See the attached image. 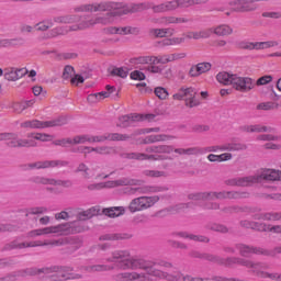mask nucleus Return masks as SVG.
<instances>
[{
	"label": "nucleus",
	"mask_w": 281,
	"mask_h": 281,
	"mask_svg": "<svg viewBox=\"0 0 281 281\" xmlns=\"http://www.w3.org/2000/svg\"><path fill=\"white\" fill-rule=\"evenodd\" d=\"M217 82L225 86H233V89L240 91L241 93H247L256 87L254 79L249 77H240L238 75L229 74L226 71L218 72L216 76Z\"/></svg>",
	"instance_id": "nucleus-4"
},
{
	"label": "nucleus",
	"mask_w": 281,
	"mask_h": 281,
	"mask_svg": "<svg viewBox=\"0 0 281 281\" xmlns=\"http://www.w3.org/2000/svg\"><path fill=\"white\" fill-rule=\"evenodd\" d=\"M117 261V267L122 271H147L151 278H167V280H175L176 276H169L160 271L157 267H164L165 269H171L172 265L166 260H148L142 257H132L128 250H116L112 252V258H108L106 262Z\"/></svg>",
	"instance_id": "nucleus-1"
},
{
	"label": "nucleus",
	"mask_w": 281,
	"mask_h": 281,
	"mask_svg": "<svg viewBox=\"0 0 281 281\" xmlns=\"http://www.w3.org/2000/svg\"><path fill=\"white\" fill-rule=\"evenodd\" d=\"M47 212V207L45 206H35L31 207L26 211L25 216H31V215H37V214H45Z\"/></svg>",
	"instance_id": "nucleus-52"
},
{
	"label": "nucleus",
	"mask_w": 281,
	"mask_h": 281,
	"mask_svg": "<svg viewBox=\"0 0 281 281\" xmlns=\"http://www.w3.org/2000/svg\"><path fill=\"white\" fill-rule=\"evenodd\" d=\"M23 43L24 40L22 37L0 40V47H16V45H23Z\"/></svg>",
	"instance_id": "nucleus-40"
},
{
	"label": "nucleus",
	"mask_w": 281,
	"mask_h": 281,
	"mask_svg": "<svg viewBox=\"0 0 281 281\" xmlns=\"http://www.w3.org/2000/svg\"><path fill=\"white\" fill-rule=\"evenodd\" d=\"M98 214H100V206H93L87 211L78 213L77 221L85 223V221H89V218H93V216H98Z\"/></svg>",
	"instance_id": "nucleus-25"
},
{
	"label": "nucleus",
	"mask_w": 281,
	"mask_h": 281,
	"mask_svg": "<svg viewBox=\"0 0 281 281\" xmlns=\"http://www.w3.org/2000/svg\"><path fill=\"white\" fill-rule=\"evenodd\" d=\"M74 75V67L71 66H66L64 68V72L61 78L64 80H70V85L78 87V85H82L85 82V77L80 75H75V77H71Z\"/></svg>",
	"instance_id": "nucleus-23"
},
{
	"label": "nucleus",
	"mask_w": 281,
	"mask_h": 281,
	"mask_svg": "<svg viewBox=\"0 0 281 281\" xmlns=\"http://www.w3.org/2000/svg\"><path fill=\"white\" fill-rule=\"evenodd\" d=\"M254 218L255 221H281V213H261Z\"/></svg>",
	"instance_id": "nucleus-38"
},
{
	"label": "nucleus",
	"mask_w": 281,
	"mask_h": 281,
	"mask_svg": "<svg viewBox=\"0 0 281 281\" xmlns=\"http://www.w3.org/2000/svg\"><path fill=\"white\" fill-rule=\"evenodd\" d=\"M241 131H245L246 133H271L273 128L262 125H246L241 127Z\"/></svg>",
	"instance_id": "nucleus-35"
},
{
	"label": "nucleus",
	"mask_w": 281,
	"mask_h": 281,
	"mask_svg": "<svg viewBox=\"0 0 281 281\" xmlns=\"http://www.w3.org/2000/svg\"><path fill=\"white\" fill-rule=\"evenodd\" d=\"M179 9V2L177 0L165 2V10L167 12H175V10Z\"/></svg>",
	"instance_id": "nucleus-61"
},
{
	"label": "nucleus",
	"mask_w": 281,
	"mask_h": 281,
	"mask_svg": "<svg viewBox=\"0 0 281 281\" xmlns=\"http://www.w3.org/2000/svg\"><path fill=\"white\" fill-rule=\"evenodd\" d=\"M150 36H154V38H166L168 36H173L175 29L167 27V29H151L149 31Z\"/></svg>",
	"instance_id": "nucleus-32"
},
{
	"label": "nucleus",
	"mask_w": 281,
	"mask_h": 281,
	"mask_svg": "<svg viewBox=\"0 0 281 281\" xmlns=\"http://www.w3.org/2000/svg\"><path fill=\"white\" fill-rule=\"evenodd\" d=\"M52 186H61L63 188H71V186H74V182H71V180H56V179H53V184Z\"/></svg>",
	"instance_id": "nucleus-63"
},
{
	"label": "nucleus",
	"mask_w": 281,
	"mask_h": 281,
	"mask_svg": "<svg viewBox=\"0 0 281 281\" xmlns=\"http://www.w3.org/2000/svg\"><path fill=\"white\" fill-rule=\"evenodd\" d=\"M189 201H210V192H193L188 194Z\"/></svg>",
	"instance_id": "nucleus-42"
},
{
	"label": "nucleus",
	"mask_w": 281,
	"mask_h": 281,
	"mask_svg": "<svg viewBox=\"0 0 281 281\" xmlns=\"http://www.w3.org/2000/svg\"><path fill=\"white\" fill-rule=\"evenodd\" d=\"M198 67V70L201 74H207V71H210V69H212V64L210 63H200L195 65Z\"/></svg>",
	"instance_id": "nucleus-62"
},
{
	"label": "nucleus",
	"mask_w": 281,
	"mask_h": 281,
	"mask_svg": "<svg viewBox=\"0 0 281 281\" xmlns=\"http://www.w3.org/2000/svg\"><path fill=\"white\" fill-rule=\"evenodd\" d=\"M186 100V106L193 109L199 106V100H196V90L194 88H181L178 93L173 94V100Z\"/></svg>",
	"instance_id": "nucleus-12"
},
{
	"label": "nucleus",
	"mask_w": 281,
	"mask_h": 281,
	"mask_svg": "<svg viewBox=\"0 0 281 281\" xmlns=\"http://www.w3.org/2000/svg\"><path fill=\"white\" fill-rule=\"evenodd\" d=\"M213 32L216 34V36H229L234 33V29L227 24H222L216 26Z\"/></svg>",
	"instance_id": "nucleus-39"
},
{
	"label": "nucleus",
	"mask_w": 281,
	"mask_h": 281,
	"mask_svg": "<svg viewBox=\"0 0 281 281\" xmlns=\"http://www.w3.org/2000/svg\"><path fill=\"white\" fill-rule=\"evenodd\" d=\"M29 247H47L46 241H20L19 239H14L2 247V251H12L14 249H27Z\"/></svg>",
	"instance_id": "nucleus-16"
},
{
	"label": "nucleus",
	"mask_w": 281,
	"mask_h": 281,
	"mask_svg": "<svg viewBox=\"0 0 281 281\" xmlns=\"http://www.w3.org/2000/svg\"><path fill=\"white\" fill-rule=\"evenodd\" d=\"M7 142L9 148H34L37 146L34 139H21L15 133H1L0 142Z\"/></svg>",
	"instance_id": "nucleus-7"
},
{
	"label": "nucleus",
	"mask_w": 281,
	"mask_h": 281,
	"mask_svg": "<svg viewBox=\"0 0 281 281\" xmlns=\"http://www.w3.org/2000/svg\"><path fill=\"white\" fill-rule=\"evenodd\" d=\"M69 166V161L67 160H45L37 161L22 166L23 170H41V168H67Z\"/></svg>",
	"instance_id": "nucleus-14"
},
{
	"label": "nucleus",
	"mask_w": 281,
	"mask_h": 281,
	"mask_svg": "<svg viewBox=\"0 0 281 281\" xmlns=\"http://www.w3.org/2000/svg\"><path fill=\"white\" fill-rule=\"evenodd\" d=\"M61 228L63 226H60V224L57 226L42 228V236H45L46 234H61Z\"/></svg>",
	"instance_id": "nucleus-53"
},
{
	"label": "nucleus",
	"mask_w": 281,
	"mask_h": 281,
	"mask_svg": "<svg viewBox=\"0 0 281 281\" xmlns=\"http://www.w3.org/2000/svg\"><path fill=\"white\" fill-rule=\"evenodd\" d=\"M137 188L138 194H157V192H168V187L161 186H143Z\"/></svg>",
	"instance_id": "nucleus-29"
},
{
	"label": "nucleus",
	"mask_w": 281,
	"mask_h": 281,
	"mask_svg": "<svg viewBox=\"0 0 281 281\" xmlns=\"http://www.w3.org/2000/svg\"><path fill=\"white\" fill-rule=\"evenodd\" d=\"M176 236H179L180 238H188L189 240H193L194 243H210V237L205 235H194L188 232H179L176 233Z\"/></svg>",
	"instance_id": "nucleus-27"
},
{
	"label": "nucleus",
	"mask_w": 281,
	"mask_h": 281,
	"mask_svg": "<svg viewBox=\"0 0 281 281\" xmlns=\"http://www.w3.org/2000/svg\"><path fill=\"white\" fill-rule=\"evenodd\" d=\"M204 229H207V232H216L217 234H229V228L226 225L214 222L205 224Z\"/></svg>",
	"instance_id": "nucleus-33"
},
{
	"label": "nucleus",
	"mask_w": 281,
	"mask_h": 281,
	"mask_svg": "<svg viewBox=\"0 0 281 281\" xmlns=\"http://www.w3.org/2000/svg\"><path fill=\"white\" fill-rule=\"evenodd\" d=\"M269 47H278V42H252V49H269Z\"/></svg>",
	"instance_id": "nucleus-45"
},
{
	"label": "nucleus",
	"mask_w": 281,
	"mask_h": 281,
	"mask_svg": "<svg viewBox=\"0 0 281 281\" xmlns=\"http://www.w3.org/2000/svg\"><path fill=\"white\" fill-rule=\"evenodd\" d=\"M89 166H87V164L85 162H80L78 165V167L76 168L75 172H82L83 173V179H90V175H89Z\"/></svg>",
	"instance_id": "nucleus-54"
},
{
	"label": "nucleus",
	"mask_w": 281,
	"mask_h": 281,
	"mask_svg": "<svg viewBox=\"0 0 281 281\" xmlns=\"http://www.w3.org/2000/svg\"><path fill=\"white\" fill-rule=\"evenodd\" d=\"M3 76L9 82H16V68H5Z\"/></svg>",
	"instance_id": "nucleus-49"
},
{
	"label": "nucleus",
	"mask_w": 281,
	"mask_h": 281,
	"mask_svg": "<svg viewBox=\"0 0 281 281\" xmlns=\"http://www.w3.org/2000/svg\"><path fill=\"white\" fill-rule=\"evenodd\" d=\"M49 27H54V20L52 19H46L35 24V29L37 32H47Z\"/></svg>",
	"instance_id": "nucleus-44"
},
{
	"label": "nucleus",
	"mask_w": 281,
	"mask_h": 281,
	"mask_svg": "<svg viewBox=\"0 0 281 281\" xmlns=\"http://www.w3.org/2000/svg\"><path fill=\"white\" fill-rule=\"evenodd\" d=\"M69 32L65 26H57L49 31L47 38H56V36H65Z\"/></svg>",
	"instance_id": "nucleus-46"
},
{
	"label": "nucleus",
	"mask_w": 281,
	"mask_h": 281,
	"mask_svg": "<svg viewBox=\"0 0 281 281\" xmlns=\"http://www.w3.org/2000/svg\"><path fill=\"white\" fill-rule=\"evenodd\" d=\"M176 153V155H199L203 153L199 147H189V148H175L172 145H158L156 146V155H170Z\"/></svg>",
	"instance_id": "nucleus-10"
},
{
	"label": "nucleus",
	"mask_w": 281,
	"mask_h": 281,
	"mask_svg": "<svg viewBox=\"0 0 281 281\" xmlns=\"http://www.w3.org/2000/svg\"><path fill=\"white\" fill-rule=\"evenodd\" d=\"M246 268L252 269V273H256L258 278H263L272 281H281V273L279 272H267L269 263L266 262H254L246 259Z\"/></svg>",
	"instance_id": "nucleus-6"
},
{
	"label": "nucleus",
	"mask_w": 281,
	"mask_h": 281,
	"mask_svg": "<svg viewBox=\"0 0 281 281\" xmlns=\"http://www.w3.org/2000/svg\"><path fill=\"white\" fill-rule=\"evenodd\" d=\"M235 248L239 251V255L244 258H249L251 254L256 256H268L269 250L261 248V247H254L245 244H236Z\"/></svg>",
	"instance_id": "nucleus-19"
},
{
	"label": "nucleus",
	"mask_w": 281,
	"mask_h": 281,
	"mask_svg": "<svg viewBox=\"0 0 281 281\" xmlns=\"http://www.w3.org/2000/svg\"><path fill=\"white\" fill-rule=\"evenodd\" d=\"M111 76H117L119 78H126L128 76V69L124 68H114L111 71Z\"/></svg>",
	"instance_id": "nucleus-60"
},
{
	"label": "nucleus",
	"mask_w": 281,
	"mask_h": 281,
	"mask_svg": "<svg viewBox=\"0 0 281 281\" xmlns=\"http://www.w3.org/2000/svg\"><path fill=\"white\" fill-rule=\"evenodd\" d=\"M270 82H273V76L271 75H266L260 77L257 81H256V86L257 87H263L265 85H269Z\"/></svg>",
	"instance_id": "nucleus-56"
},
{
	"label": "nucleus",
	"mask_w": 281,
	"mask_h": 281,
	"mask_svg": "<svg viewBox=\"0 0 281 281\" xmlns=\"http://www.w3.org/2000/svg\"><path fill=\"white\" fill-rule=\"evenodd\" d=\"M19 227L12 224H0V233L3 232H16Z\"/></svg>",
	"instance_id": "nucleus-64"
},
{
	"label": "nucleus",
	"mask_w": 281,
	"mask_h": 281,
	"mask_svg": "<svg viewBox=\"0 0 281 281\" xmlns=\"http://www.w3.org/2000/svg\"><path fill=\"white\" fill-rule=\"evenodd\" d=\"M143 183H144V180L133 179V178H128V177H124V178L116 180L117 188L124 187V186H131V187L142 186Z\"/></svg>",
	"instance_id": "nucleus-36"
},
{
	"label": "nucleus",
	"mask_w": 281,
	"mask_h": 281,
	"mask_svg": "<svg viewBox=\"0 0 281 281\" xmlns=\"http://www.w3.org/2000/svg\"><path fill=\"white\" fill-rule=\"evenodd\" d=\"M154 93L157 98H159V100H166V98H168V90H166L164 87L155 88Z\"/></svg>",
	"instance_id": "nucleus-58"
},
{
	"label": "nucleus",
	"mask_w": 281,
	"mask_h": 281,
	"mask_svg": "<svg viewBox=\"0 0 281 281\" xmlns=\"http://www.w3.org/2000/svg\"><path fill=\"white\" fill-rule=\"evenodd\" d=\"M150 10V4L146 2L132 3L130 7L124 2H111L110 12L97 15L95 19L86 20L77 26V30H85V27H93V25H111L115 23V19L126 14H135L136 12H144Z\"/></svg>",
	"instance_id": "nucleus-2"
},
{
	"label": "nucleus",
	"mask_w": 281,
	"mask_h": 281,
	"mask_svg": "<svg viewBox=\"0 0 281 281\" xmlns=\"http://www.w3.org/2000/svg\"><path fill=\"white\" fill-rule=\"evenodd\" d=\"M281 170L266 169L259 175L241 178H232L225 181L226 186H237L238 188H247L254 183H265V181H280Z\"/></svg>",
	"instance_id": "nucleus-3"
},
{
	"label": "nucleus",
	"mask_w": 281,
	"mask_h": 281,
	"mask_svg": "<svg viewBox=\"0 0 281 281\" xmlns=\"http://www.w3.org/2000/svg\"><path fill=\"white\" fill-rule=\"evenodd\" d=\"M234 265H240V267H247V259L240 257H222L221 267H234Z\"/></svg>",
	"instance_id": "nucleus-31"
},
{
	"label": "nucleus",
	"mask_w": 281,
	"mask_h": 281,
	"mask_svg": "<svg viewBox=\"0 0 281 281\" xmlns=\"http://www.w3.org/2000/svg\"><path fill=\"white\" fill-rule=\"evenodd\" d=\"M53 178H45L42 176H34L30 179V181L36 186H53Z\"/></svg>",
	"instance_id": "nucleus-43"
},
{
	"label": "nucleus",
	"mask_w": 281,
	"mask_h": 281,
	"mask_svg": "<svg viewBox=\"0 0 281 281\" xmlns=\"http://www.w3.org/2000/svg\"><path fill=\"white\" fill-rule=\"evenodd\" d=\"M156 203H159V195H151V196H138L134 198L128 206L127 210L131 214H135L137 212H145V210H150Z\"/></svg>",
	"instance_id": "nucleus-5"
},
{
	"label": "nucleus",
	"mask_w": 281,
	"mask_h": 281,
	"mask_svg": "<svg viewBox=\"0 0 281 281\" xmlns=\"http://www.w3.org/2000/svg\"><path fill=\"white\" fill-rule=\"evenodd\" d=\"M60 227H61V234H64L65 236L69 234H82V232L89 231V226H87L85 222H80L78 220L74 222L60 224Z\"/></svg>",
	"instance_id": "nucleus-17"
},
{
	"label": "nucleus",
	"mask_w": 281,
	"mask_h": 281,
	"mask_svg": "<svg viewBox=\"0 0 281 281\" xmlns=\"http://www.w3.org/2000/svg\"><path fill=\"white\" fill-rule=\"evenodd\" d=\"M247 196H249V193L247 192H241V193H238V192H232V191H228V192H225V191H222V192H209V201H214V199H217V200H223V199H247Z\"/></svg>",
	"instance_id": "nucleus-22"
},
{
	"label": "nucleus",
	"mask_w": 281,
	"mask_h": 281,
	"mask_svg": "<svg viewBox=\"0 0 281 281\" xmlns=\"http://www.w3.org/2000/svg\"><path fill=\"white\" fill-rule=\"evenodd\" d=\"M212 35V31H199V32H192V36L194 41H199V38H210Z\"/></svg>",
	"instance_id": "nucleus-57"
},
{
	"label": "nucleus",
	"mask_w": 281,
	"mask_h": 281,
	"mask_svg": "<svg viewBox=\"0 0 281 281\" xmlns=\"http://www.w3.org/2000/svg\"><path fill=\"white\" fill-rule=\"evenodd\" d=\"M80 271H86L87 273H95L102 271H113L115 267L106 265H94V266H81Z\"/></svg>",
	"instance_id": "nucleus-26"
},
{
	"label": "nucleus",
	"mask_w": 281,
	"mask_h": 281,
	"mask_svg": "<svg viewBox=\"0 0 281 281\" xmlns=\"http://www.w3.org/2000/svg\"><path fill=\"white\" fill-rule=\"evenodd\" d=\"M126 212L124 206H113L108 209H102V214L109 216L110 218H115L117 216H122Z\"/></svg>",
	"instance_id": "nucleus-34"
},
{
	"label": "nucleus",
	"mask_w": 281,
	"mask_h": 281,
	"mask_svg": "<svg viewBox=\"0 0 281 281\" xmlns=\"http://www.w3.org/2000/svg\"><path fill=\"white\" fill-rule=\"evenodd\" d=\"M145 120H148L149 122L151 120H155V114H128L123 115L119 119L120 128H128V126H132L134 122H144Z\"/></svg>",
	"instance_id": "nucleus-15"
},
{
	"label": "nucleus",
	"mask_w": 281,
	"mask_h": 281,
	"mask_svg": "<svg viewBox=\"0 0 281 281\" xmlns=\"http://www.w3.org/2000/svg\"><path fill=\"white\" fill-rule=\"evenodd\" d=\"M67 124V116H59L52 121H25L21 123L22 128H54L56 126H65Z\"/></svg>",
	"instance_id": "nucleus-8"
},
{
	"label": "nucleus",
	"mask_w": 281,
	"mask_h": 281,
	"mask_svg": "<svg viewBox=\"0 0 281 281\" xmlns=\"http://www.w3.org/2000/svg\"><path fill=\"white\" fill-rule=\"evenodd\" d=\"M93 19H95V16L91 18L90 15L66 14V15L55 16L53 21L54 23H64V24L77 23L78 21H80L78 24L69 26L68 29L69 32H78V30H89V27H85V29H77V27H80V24L83 23V21H91Z\"/></svg>",
	"instance_id": "nucleus-9"
},
{
	"label": "nucleus",
	"mask_w": 281,
	"mask_h": 281,
	"mask_svg": "<svg viewBox=\"0 0 281 281\" xmlns=\"http://www.w3.org/2000/svg\"><path fill=\"white\" fill-rule=\"evenodd\" d=\"M143 175L144 177H150L153 179H158L159 177H166V172L159 171V170H144Z\"/></svg>",
	"instance_id": "nucleus-51"
},
{
	"label": "nucleus",
	"mask_w": 281,
	"mask_h": 281,
	"mask_svg": "<svg viewBox=\"0 0 281 281\" xmlns=\"http://www.w3.org/2000/svg\"><path fill=\"white\" fill-rule=\"evenodd\" d=\"M124 139H128V136H123L120 133H108L104 135L94 136V138H93L94 144L106 142V140L108 142H120V140H124Z\"/></svg>",
	"instance_id": "nucleus-24"
},
{
	"label": "nucleus",
	"mask_w": 281,
	"mask_h": 281,
	"mask_svg": "<svg viewBox=\"0 0 281 281\" xmlns=\"http://www.w3.org/2000/svg\"><path fill=\"white\" fill-rule=\"evenodd\" d=\"M228 150L229 153H236L238 150H247V146L243 143H227L222 145V151Z\"/></svg>",
	"instance_id": "nucleus-37"
},
{
	"label": "nucleus",
	"mask_w": 281,
	"mask_h": 281,
	"mask_svg": "<svg viewBox=\"0 0 281 281\" xmlns=\"http://www.w3.org/2000/svg\"><path fill=\"white\" fill-rule=\"evenodd\" d=\"M170 139H177V136L166 134L149 135L143 139L142 144H155L157 142H168Z\"/></svg>",
	"instance_id": "nucleus-28"
},
{
	"label": "nucleus",
	"mask_w": 281,
	"mask_h": 281,
	"mask_svg": "<svg viewBox=\"0 0 281 281\" xmlns=\"http://www.w3.org/2000/svg\"><path fill=\"white\" fill-rule=\"evenodd\" d=\"M258 1L269 0H234L229 2L233 12H255L258 10Z\"/></svg>",
	"instance_id": "nucleus-13"
},
{
	"label": "nucleus",
	"mask_w": 281,
	"mask_h": 281,
	"mask_svg": "<svg viewBox=\"0 0 281 281\" xmlns=\"http://www.w3.org/2000/svg\"><path fill=\"white\" fill-rule=\"evenodd\" d=\"M204 260L212 262L213 265H218L221 267L223 257L210 252H205Z\"/></svg>",
	"instance_id": "nucleus-48"
},
{
	"label": "nucleus",
	"mask_w": 281,
	"mask_h": 281,
	"mask_svg": "<svg viewBox=\"0 0 281 281\" xmlns=\"http://www.w3.org/2000/svg\"><path fill=\"white\" fill-rule=\"evenodd\" d=\"M133 238L132 234L128 233H110L99 237V240H130Z\"/></svg>",
	"instance_id": "nucleus-30"
},
{
	"label": "nucleus",
	"mask_w": 281,
	"mask_h": 281,
	"mask_svg": "<svg viewBox=\"0 0 281 281\" xmlns=\"http://www.w3.org/2000/svg\"><path fill=\"white\" fill-rule=\"evenodd\" d=\"M280 109V104L276 102H263L257 105L258 111H273Z\"/></svg>",
	"instance_id": "nucleus-47"
},
{
	"label": "nucleus",
	"mask_w": 281,
	"mask_h": 281,
	"mask_svg": "<svg viewBox=\"0 0 281 281\" xmlns=\"http://www.w3.org/2000/svg\"><path fill=\"white\" fill-rule=\"evenodd\" d=\"M59 269L58 271H52V273H56L57 274V278L54 279L55 281L56 280H59V281H63V280H82V274H78V273H71V271H74V268L72 267H67V266H64V267H58V266H54V267H50V269Z\"/></svg>",
	"instance_id": "nucleus-20"
},
{
	"label": "nucleus",
	"mask_w": 281,
	"mask_h": 281,
	"mask_svg": "<svg viewBox=\"0 0 281 281\" xmlns=\"http://www.w3.org/2000/svg\"><path fill=\"white\" fill-rule=\"evenodd\" d=\"M75 13H82V12H111V1L104 2H95V3H88V4H79L74 8Z\"/></svg>",
	"instance_id": "nucleus-11"
},
{
	"label": "nucleus",
	"mask_w": 281,
	"mask_h": 281,
	"mask_svg": "<svg viewBox=\"0 0 281 281\" xmlns=\"http://www.w3.org/2000/svg\"><path fill=\"white\" fill-rule=\"evenodd\" d=\"M164 159H172L171 157H167L164 155H148L140 153L139 161H164Z\"/></svg>",
	"instance_id": "nucleus-41"
},
{
	"label": "nucleus",
	"mask_w": 281,
	"mask_h": 281,
	"mask_svg": "<svg viewBox=\"0 0 281 281\" xmlns=\"http://www.w3.org/2000/svg\"><path fill=\"white\" fill-rule=\"evenodd\" d=\"M52 271H60V268H26L19 270L16 272H12L13 276L16 278H27V276H41L44 273L45 276H49Z\"/></svg>",
	"instance_id": "nucleus-18"
},
{
	"label": "nucleus",
	"mask_w": 281,
	"mask_h": 281,
	"mask_svg": "<svg viewBox=\"0 0 281 281\" xmlns=\"http://www.w3.org/2000/svg\"><path fill=\"white\" fill-rule=\"evenodd\" d=\"M145 272H121L116 274V280L119 281H151L150 280V273H148V270H144Z\"/></svg>",
	"instance_id": "nucleus-21"
},
{
	"label": "nucleus",
	"mask_w": 281,
	"mask_h": 281,
	"mask_svg": "<svg viewBox=\"0 0 281 281\" xmlns=\"http://www.w3.org/2000/svg\"><path fill=\"white\" fill-rule=\"evenodd\" d=\"M224 214H238V212H244L243 207L240 206H225L222 209Z\"/></svg>",
	"instance_id": "nucleus-59"
},
{
	"label": "nucleus",
	"mask_w": 281,
	"mask_h": 281,
	"mask_svg": "<svg viewBox=\"0 0 281 281\" xmlns=\"http://www.w3.org/2000/svg\"><path fill=\"white\" fill-rule=\"evenodd\" d=\"M66 245H71L74 251L82 247V240L78 237H66Z\"/></svg>",
	"instance_id": "nucleus-50"
},
{
	"label": "nucleus",
	"mask_w": 281,
	"mask_h": 281,
	"mask_svg": "<svg viewBox=\"0 0 281 281\" xmlns=\"http://www.w3.org/2000/svg\"><path fill=\"white\" fill-rule=\"evenodd\" d=\"M115 153H116L115 148L111 146H101V147H98L97 149L98 155H115Z\"/></svg>",
	"instance_id": "nucleus-55"
}]
</instances>
